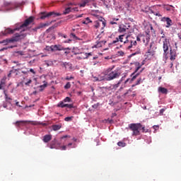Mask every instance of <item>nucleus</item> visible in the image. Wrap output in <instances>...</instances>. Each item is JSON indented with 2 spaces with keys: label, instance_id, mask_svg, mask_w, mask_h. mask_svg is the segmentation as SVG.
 <instances>
[{
  "label": "nucleus",
  "instance_id": "1",
  "mask_svg": "<svg viewBox=\"0 0 181 181\" xmlns=\"http://www.w3.org/2000/svg\"><path fill=\"white\" fill-rule=\"evenodd\" d=\"M114 69L115 66H112L110 68L107 69L106 71L103 72V74L107 76V81L115 80L119 78V76H121V71L119 70V68L117 67L113 70Z\"/></svg>",
  "mask_w": 181,
  "mask_h": 181
},
{
  "label": "nucleus",
  "instance_id": "2",
  "mask_svg": "<svg viewBox=\"0 0 181 181\" xmlns=\"http://www.w3.org/2000/svg\"><path fill=\"white\" fill-rule=\"evenodd\" d=\"M27 37V34L23 33L22 32L20 33V34L17 33L15 34L14 36L12 37V38L6 39L1 42V44H4V45H7L8 43H13L15 42H19Z\"/></svg>",
  "mask_w": 181,
  "mask_h": 181
},
{
  "label": "nucleus",
  "instance_id": "3",
  "mask_svg": "<svg viewBox=\"0 0 181 181\" xmlns=\"http://www.w3.org/2000/svg\"><path fill=\"white\" fill-rule=\"evenodd\" d=\"M161 39L162 42L163 44V57H165V59L168 60V47L170 46V42L167 38L165 37V34H163V30H161Z\"/></svg>",
  "mask_w": 181,
  "mask_h": 181
},
{
  "label": "nucleus",
  "instance_id": "4",
  "mask_svg": "<svg viewBox=\"0 0 181 181\" xmlns=\"http://www.w3.org/2000/svg\"><path fill=\"white\" fill-rule=\"evenodd\" d=\"M129 130L132 131V136H137L139 135V130H141V124H131L129 125Z\"/></svg>",
  "mask_w": 181,
  "mask_h": 181
},
{
  "label": "nucleus",
  "instance_id": "5",
  "mask_svg": "<svg viewBox=\"0 0 181 181\" xmlns=\"http://www.w3.org/2000/svg\"><path fill=\"white\" fill-rule=\"evenodd\" d=\"M61 13L54 11H51L49 13L42 12L40 13V18L42 20H45L46 18H49L50 17L57 18L58 16H61Z\"/></svg>",
  "mask_w": 181,
  "mask_h": 181
},
{
  "label": "nucleus",
  "instance_id": "6",
  "mask_svg": "<svg viewBox=\"0 0 181 181\" xmlns=\"http://www.w3.org/2000/svg\"><path fill=\"white\" fill-rule=\"evenodd\" d=\"M137 45V42L132 38H129L126 41L123 42V46L127 50L132 49L133 47Z\"/></svg>",
  "mask_w": 181,
  "mask_h": 181
},
{
  "label": "nucleus",
  "instance_id": "7",
  "mask_svg": "<svg viewBox=\"0 0 181 181\" xmlns=\"http://www.w3.org/2000/svg\"><path fill=\"white\" fill-rule=\"evenodd\" d=\"M158 8V6H155L152 8H148V11H146V13H147L148 15L153 14V16H158L159 18H161L162 15H161V13H160V11H158L157 10Z\"/></svg>",
  "mask_w": 181,
  "mask_h": 181
},
{
  "label": "nucleus",
  "instance_id": "8",
  "mask_svg": "<svg viewBox=\"0 0 181 181\" xmlns=\"http://www.w3.org/2000/svg\"><path fill=\"white\" fill-rule=\"evenodd\" d=\"M136 64L138 65L139 66H137L136 68L134 73L131 74V77H132V78H131V80H130L131 83H132V81L136 80V78L139 76L141 72H142V70H141V71L137 73L139 71V69H141V67L142 66V65H139V62L136 63Z\"/></svg>",
  "mask_w": 181,
  "mask_h": 181
},
{
  "label": "nucleus",
  "instance_id": "9",
  "mask_svg": "<svg viewBox=\"0 0 181 181\" xmlns=\"http://www.w3.org/2000/svg\"><path fill=\"white\" fill-rule=\"evenodd\" d=\"M4 6L7 7L8 11H12L14 9H16L17 8L21 6V4H17V3H11L6 1L4 2Z\"/></svg>",
  "mask_w": 181,
  "mask_h": 181
},
{
  "label": "nucleus",
  "instance_id": "10",
  "mask_svg": "<svg viewBox=\"0 0 181 181\" xmlns=\"http://www.w3.org/2000/svg\"><path fill=\"white\" fill-rule=\"evenodd\" d=\"M33 21H35V17L30 16V18H27V19H25V20L24 21L23 24H22V25H21L19 26L18 30H21V29L27 28V26L30 25V23H33Z\"/></svg>",
  "mask_w": 181,
  "mask_h": 181
},
{
  "label": "nucleus",
  "instance_id": "11",
  "mask_svg": "<svg viewBox=\"0 0 181 181\" xmlns=\"http://www.w3.org/2000/svg\"><path fill=\"white\" fill-rule=\"evenodd\" d=\"M102 25V29H103L106 26V21H105V19L95 21L93 28L97 29V28H100V25Z\"/></svg>",
  "mask_w": 181,
  "mask_h": 181
},
{
  "label": "nucleus",
  "instance_id": "12",
  "mask_svg": "<svg viewBox=\"0 0 181 181\" xmlns=\"http://www.w3.org/2000/svg\"><path fill=\"white\" fill-rule=\"evenodd\" d=\"M71 12H78V8H72L71 6L66 8V9H64V11H63V15H67Z\"/></svg>",
  "mask_w": 181,
  "mask_h": 181
},
{
  "label": "nucleus",
  "instance_id": "13",
  "mask_svg": "<svg viewBox=\"0 0 181 181\" xmlns=\"http://www.w3.org/2000/svg\"><path fill=\"white\" fill-rule=\"evenodd\" d=\"M52 47L53 48L52 49V52H53V51L69 50V47L64 48L62 45H52Z\"/></svg>",
  "mask_w": 181,
  "mask_h": 181
},
{
  "label": "nucleus",
  "instance_id": "14",
  "mask_svg": "<svg viewBox=\"0 0 181 181\" xmlns=\"http://www.w3.org/2000/svg\"><path fill=\"white\" fill-rule=\"evenodd\" d=\"M124 35H121L119 36H118V37H116L115 39V40L112 41V42L110 45H117L118 43V42H124Z\"/></svg>",
  "mask_w": 181,
  "mask_h": 181
},
{
  "label": "nucleus",
  "instance_id": "15",
  "mask_svg": "<svg viewBox=\"0 0 181 181\" xmlns=\"http://www.w3.org/2000/svg\"><path fill=\"white\" fill-rule=\"evenodd\" d=\"M161 21L162 22H166V28H168L170 26L173 25V21L168 17H163L161 18Z\"/></svg>",
  "mask_w": 181,
  "mask_h": 181
},
{
  "label": "nucleus",
  "instance_id": "16",
  "mask_svg": "<svg viewBox=\"0 0 181 181\" xmlns=\"http://www.w3.org/2000/svg\"><path fill=\"white\" fill-rule=\"evenodd\" d=\"M16 30H17V29L11 30L10 28H7L4 30V31H2L1 34H3V35H12Z\"/></svg>",
  "mask_w": 181,
  "mask_h": 181
},
{
  "label": "nucleus",
  "instance_id": "17",
  "mask_svg": "<svg viewBox=\"0 0 181 181\" xmlns=\"http://www.w3.org/2000/svg\"><path fill=\"white\" fill-rule=\"evenodd\" d=\"M30 121L21 120V121L16 122V123H14V124L16 125V127H19L21 126L25 125V124L30 123Z\"/></svg>",
  "mask_w": 181,
  "mask_h": 181
},
{
  "label": "nucleus",
  "instance_id": "18",
  "mask_svg": "<svg viewBox=\"0 0 181 181\" xmlns=\"http://www.w3.org/2000/svg\"><path fill=\"white\" fill-rule=\"evenodd\" d=\"M176 59V52L175 50H170V60L174 61Z\"/></svg>",
  "mask_w": 181,
  "mask_h": 181
},
{
  "label": "nucleus",
  "instance_id": "19",
  "mask_svg": "<svg viewBox=\"0 0 181 181\" xmlns=\"http://www.w3.org/2000/svg\"><path fill=\"white\" fill-rule=\"evenodd\" d=\"M6 80H7V78L6 76L1 78L0 83V90H4V87L6 86Z\"/></svg>",
  "mask_w": 181,
  "mask_h": 181
},
{
  "label": "nucleus",
  "instance_id": "20",
  "mask_svg": "<svg viewBox=\"0 0 181 181\" xmlns=\"http://www.w3.org/2000/svg\"><path fill=\"white\" fill-rule=\"evenodd\" d=\"M61 66L67 70L72 69V64L71 63L64 62Z\"/></svg>",
  "mask_w": 181,
  "mask_h": 181
},
{
  "label": "nucleus",
  "instance_id": "21",
  "mask_svg": "<svg viewBox=\"0 0 181 181\" xmlns=\"http://www.w3.org/2000/svg\"><path fill=\"white\" fill-rule=\"evenodd\" d=\"M53 21H51V22H47L45 23H40V25H38L37 27V29H40V28H46V27H48L49 25H51Z\"/></svg>",
  "mask_w": 181,
  "mask_h": 181
},
{
  "label": "nucleus",
  "instance_id": "22",
  "mask_svg": "<svg viewBox=\"0 0 181 181\" xmlns=\"http://www.w3.org/2000/svg\"><path fill=\"white\" fill-rule=\"evenodd\" d=\"M52 139V135L51 134H47L43 136V142L48 143Z\"/></svg>",
  "mask_w": 181,
  "mask_h": 181
},
{
  "label": "nucleus",
  "instance_id": "23",
  "mask_svg": "<svg viewBox=\"0 0 181 181\" xmlns=\"http://www.w3.org/2000/svg\"><path fill=\"white\" fill-rule=\"evenodd\" d=\"M3 93L4 94V98L6 99V102L11 104V101L12 100V98L10 97H8L7 90H4Z\"/></svg>",
  "mask_w": 181,
  "mask_h": 181
},
{
  "label": "nucleus",
  "instance_id": "24",
  "mask_svg": "<svg viewBox=\"0 0 181 181\" xmlns=\"http://www.w3.org/2000/svg\"><path fill=\"white\" fill-rule=\"evenodd\" d=\"M61 128H62V124H61L52 125V130L55 132L61 129Z\"/></svg>",
  "mask_w": 181,
  "mask_h": 181
},
{
  "label": "nucleus",
  "instance_id": "25",
  "mask_svg": "<svg viewBox=\"0 0 181 181\" xmlns=\"http://www.w3.org/2000/svg\"><path fill=\"white\" fill-rule=\"evenodd\" d=\"M93 1V0H83L82 4H78L79 7H85L86 4Z\"/></svg>",
  "mask_w": 181,
  "mask_h": 181
},
{
  "label": "nucleus",
  "instance_id": "26",
  "mask_svg": "<svg viewBox=\"0 0 181 181\" xmlns=\"http://www.w3.org/2000/svg\"><path fill=\"white\" fill-rule=\"evenodd\" d=\"M150 37H151V35L149 34H147V35H146V36H144V43L145 45L148 44V42H150Z\"/></svg>",
  "mask_w": 181,
  "mask_h": 181
},
{
  "label": "nucleus",
  "instance_id": "27",
  "mask_svg": "<svg viewBox=\"0 0 181 181\" xmlns=\"http://www.w3.org/2000/svg\"><path fill=\"white\" fill-rule=\"evenodd\" d=\"M158 92L161 93L162 94H168V89L160 87L158 88Z\"/></svg>",
  "mask_w": 181,
  "mask_h": 181
},
{
  "label": "nucleus",
  "instance_id": "28",
  "mask_svg": "<svg viewBox=\"0 0 181 181\" xmlns=\"http://www.w3.org/2000/svg\"><path fill=\"white\" fill-rule=\"evenodd\" d=\"M0 62L4 63V64H8V60H7V59L4 58V55L0 56Z\"/></svg>",
  "mask_w": 181,
  "mask_h": 181
},
{
  "label": "nucleus",
  "instance_id": "29",
  "mask_svg": "<svg viewBox=\"0 0 181 181\" xmlns=\"http://www.w3.org/2000/svg\"><path fill=\"white\" fill-rule=\"evenodd\" d=\"M69 37H71V39H73L74 40H81V39L78 38V37L76 36L74 33H71L69 35Z\"/></svg>",
  "mask_w": 181,
  "mask_h": 181
},
{
  "label": "nucleus",
  "instance_id": "30",
  "mask_svg": "<svg viewBox=\"0 0 181 181\" xmlns=\"http://www.w3.org/2000/svg\"><path fill=\"white\" fill-rule=\"evenodd\" d=\"M119 21L118 18H112V21H110V24H111L112 25H117V21Z\"/></svg>",
  "mask_w": 181,
  "mask_h": 181
},
{
  "label": "nucleus",
  "instance_id": "31",
  "mask_svg": "<svg viewBox=\"0 0 181 181\" xmlns=\"http://www.w3.org/2000/svg\"><path fill=\"white\" fill-rule=\"evenodd\" d=\"M93 78H95V81H102L103 80H105V78L103 76H98L97 77H93Z\"/></svg>",
  "mask_w": 181,
  "mask_h": 181
},
{
  "label": "nucleus",
  "instance_id": "32",
  "mask_svg": "<svg viewBox=\"0 0 181 181\" xmlns=\"http://www.w3.org/2000/svg\"><path fill=\"white\" fill-rule=\"evenodd\" d=\"M173 8V6H171V5H165V6H163V8H164L165 10H166V11H171V8Z\"/></svg>",
  "mask_w": 181,
  "mask_h": 181
},
{
  "label": "nucleus",
  "instance_id": "33",
  "mask_svg": "<svg viewBox=\"0 0 181 181\" xmlns=\"http://www.w3.org/2000/svg\"><path fill=\"white\" fill-rule=\"evenodd\" d=\"M117 146L119 147H125L126 146V143H124L122 141H118Z\"/></svg>",
  "mask_w": 181,
  "mask_h": 181
},
{
  "label": "nucleus",
  "instance_id": "34",
  "mask_svg": "<svg viewBox=\"0 0 181 181\" xmlns=\"http://www.w3.org/2000/svg\"><path fill=\"white\" fill-rule=\"evenodd\" d=\"M87 59H88V57H85L81 54L79 57H77V59H78V60Z\"/></svg>",
  "mask_w": 181,
  "mask_h": 181
},
{
  "label": "nucleus",
  "instance_id": "35",
  "mask_svg": "<svg viewBox=\"0 0 181 181\" xmlns=\"http://www.w3.org/2000/svg\"><path fill=\"white\" fill-rule=\"evenodd\" d=\"M69 88H71V83L67 82V83L66 85H64V89L65 90H69Z\"/></svg>",
  "mask_w": 181,
  "mask_h": 181
},
{
  "label": "nucleus",
  "instance_id": "36",
  "mask_svg": "<svg viewBox=\"0 0 181 181\" xmlns=\"http://www.w3.org/2000/svg\"><path fill=\"white\" fill-rule=\"evenodd\" d=\"M141 83H142V79L141 78H139V80H137V81L136 82V84L132 85V87L138 86V85L141 84Z\"/></svg>",
  "mask_w": 181,
  "mask_h": 181
},
{
  "label": "nucleus",
  "instance_id": "37",
  "mask_svg": "<svg viewBox=\"0 0 181 181\" xmlns=\"http://www.w3.org/2000/svg\"><path fill=\"white\" fill-rule=\"evenodd\" d=\"M92 23V21L90 20V18H86V21H84L83 22V23L84 24V25H87V24H88V23Z\"/></svg>",
  "mask_w": 181,
  "mask_h": 181
},
{
  "label": "nucleus",
  "instance_id": "38",
  "mask_svg": "<svg viewBox=\"0 0 181 181\" xmlns=\"http://www.w3.org/2000/svg\"><path fill=\"white\" fill-rule=\"evenodd\" d=\"M54 28H55V26H51V27H49V28H48V29H47V30H45V33H49V32H50L51 30H53V29H54Z\"/></svg>",
  "mask_w": 181,
  "mask_h": 181
},
{
  "label": "nucleus",
  "instance_id": "39",
  "mask_svg": "<svg viewBox=\"0 0 181 181\" xmlns=\"http://www.w3.org/2000/svg\"><path fill=\"white\" fill-rule=\"evenodd\" d=\"M47 87V84H42L40 86V91H42Z\"/></svg>",
  "mask_w": 181,
  "mask_h": 181
},
{
  "label": "nucleus",
  "instance_id": "40",
  "mask_svg": "<svg viewBox=\"0 0 181 181\" xmlns=\"http://www.w3.org/2000/svg\"><path fill=\"white\" fill-rule=\"evenodd\" d=\"M81 55L89 57L90 56H92L91 53H81Z\"/></svg>",
  "mask_w": 181,
  "mask_h": 181
},
{
  "label": "nucleus",
  "instance_id": "41",
  "mask_svg": "<svg viewBox=\"0 0 181 181\" xmlns=\"http://www.w3.org/2000/svg\"><path fill=\"white\" fill-rule=\"evenodd\" d=\"M64 107H67V108H74V105L73 104H66V105H64Z\"/></svg>",
  "mask_w": 181,
  "mask_h": 181
},
{
  "label": "nucleus",
  "instance_id": "42",
  "mask_svg": "<svg viewBox=\"0 0 181 181\" xmlns=\"http://www.w3.org/2000/svg\"><path fill=\"white\" fill-rule=\"evenodd\" d=\"M65 105H66V104L63 103V102H61V103H59V104L57 105V106L61 108H64Z\"/></svg>",
  "mask_w": 181,
  "mask_h": 181
},
{
  "label": "nucleus",
  "instance_id": "43",
  "mask_svg": "<svg viewBox=\"0 0 181 181\" xmlns=\"http://www.w3.org/2000/svg\"><path fill=\"white\" fill-rule=\"evenodd\" d=\"M140 130H142V133H147V132H148V129H145L144 127H141Z\"/></svg>",
  "mask_w": 181,
  "mask_h": 181
},
{
  "label": "nucleus",
  "instance_id": "44",
  "mask_svg": "<svg viewBox=\"0 0 181 181\" xmlns=\"http://www.w3.org/2000/svg\"><path fill=\"white\" fill-rule=\"evenodd\" d=\"M121 82H122V81H118L117 84H115V85L113 86V88H117L119 86V85L121 84Z\"/></svg>",
  "mask_w": 181,
  "mask_h": 181
},
{
  "label": "nucleus",
  "instance_id": "45",
  "mask_svg": "<svg viewBox=\"0 0 181 181\" xmlns=\"http://www.w3.org/2000/svg\"><path fill=\"white\" fill-rule=\"evenodd\" d=\"M118 56L119 57H124V52L123 51H118L117 52Z\"/></svg>",
  "mask_w": 181,
  "mask_h": 181
},
{
  "label": "nucleus",
  "instance_id": "46",
  "mask_svg": "<svg viewBox=\"0 0 181 181\" xmlns=\"http://www.w3.org/2000/svg\"><path fill=\"white\" fill-rule=\"evenodd\" d=\"M52 49H53V47L52 46L45 47V50L47 51H52Z\"/></svg>",
  "mask_w": 181,
  "mask_h": 181
},
{
  "label": "nucleus",
  "instance_id": "47",
  "mask_svg": "<svg viewBox=\"0 0 181 181\" xmlns=\"http://www.w3.org/2000/svg\"><path fill=\"white\" fill-rule=\"evenodd\" d=\"M118 32H119V33H124V32H126V28H119V29H118Z\"/></svg>",
  "mask_w": 181,
  "mask_h": 181
},
{
  "label": "nucleus",
  "instance_id": "48",
  "mask_svg": "<svg viewBox=\"0 0 181 181\" xmlns=\"http://www.w3.org/2000/svg\"><path fill=\"white\" fill-rule=\"evenodd\" d=\"M74 76H67L65 78L66 81H71V80H74Z\"/></svg>",
  "mask_w": 181,
  "mask_h": 181
},
{
  "label": "nucleus",
  "instance_id": "49",
  "mask_svg": "<svg viewBox=\"0 0 181 181\" xmlns=\"http://www.w3.org/2000/svg\"><path fill=\"white\" fill-rule=\"evenodd\" d=\"M32 83V80H28V81L25 82L24 83V85L27 86H30V84Z\"/></svg>",
  "mask_w": 181,
  "mask_h": 181
},
{
  "label": "nucleus",
  "instance_id": "50",
  "mask_svg": "<svg viewBox=\"0 0 181 181\" xmlns=\"http://www.w3.org/2000/svg\"><path fill=\"white\" fill-rule=\"evenodd\" d=\"M72 117H65L64 118V121H66V122H69V121H71V119H72Z\"/></svg>",
  "mask_w": 181,
  "mask_h": 181
},
{
  "label": "nucleus",
  "instance_id": "51",
  "mask_svg": "<svg viewBox=\"0 0 181 181\" xmlns=\"http://www.w3.org/2000/svg\"><path fill=\"white\" fill-rule=\"evenodd\" d=\"M64 103H69V102H71V98L67 97V98H64Z\"/></svg>",
  "mask_w": 181,
  "mask_h": 181
},
{
  "label": "nucleus",
  "instance_id": "52",
  "mask_svg": "<svg viewBox=\"0 0 181 181\" xmlns=\"http://www.w3.org/2000/svg\"><path fill=\"white\" fill-rule=\"evenodd\" d=\"M152 128H153V129L155 131H158V128H159V126L158 125H154V126L152 127Z\"/></svg>",
  "mask_w": 181,
  "mask_h": 181
},
{
  "label": "nucleus",
  "instance_id": "53",
  "mask_svg": "<svg viewBox=\"0 0 181 181\" xmlns=\"http://www.w3.org/2000/svg\"><path fill=\"white\" fill-rule=\"evenodd\" d=\"M54 141H52L51 143V145L49 146V148H51V149L54 148Z\"/></svg>",
  "mask_w": 181,
  "mask_h": 181
},
{
  "label": "nucleus",
  "instance_id": "54",
  "mask_svg": "<svg viewBox=\"0 0 181 181\" xmlns=\"http://www.w3.org/2000/svg\"><path fill=\"white\" fill-rule=\"evenodd\" d=\"M71 42H72V40L69 39V40H66V41L63 42L65 44H69L71 43Z\"/></svg>",
  "mask_w": 181,
  "mask_h": 181
},
{
  "label": "nucleus",
  "instance_id": "55",
  "mask_svg": "<svg viewBox=\"0 0 181 181\" xmlns=\"http://www.w3.org/2000/svg\"><path fill=\"white\" fill-rule=\"evenodd\" d=\"M66 138H71V136H69V135H64V136H62V137H61V139H66Z\"/></svg>",
  "mask_w": 181,
  "mask_h": 181
},
{
  "label": "nucleus",
  "instance_id": "56",
  "mask_svg": "<svg viewBox=\"0 0 181 181\" xmlns=\"http://www.w3.org/2000/svg\"><path fill=\"white\" fill-rule=\"evenodd\" d=\"M147 54H150V55H153V52L151 49H148V51L147 52Z\"/></svg>",
  "mask_w": 181,
  "mask_h": 181
},
{
  "label": "nucleus",
  "instance_id": "57",
  "mask_svg": "<svg viewBox=\"0 0 181 181\" xmlns=\"http://www.w3.org/2000/svg\"><path fill=\"white\" fill-rule=\"evenodd\" d=\"M17 54H18L21 56H23V54H24L23 51H18V52H17Z\"/></svg>",
  "mask_w": 181,
  "mask_h": 181
},
{
  "label": "nucleus",
  "instance_id": "58",
  "mask_svg": "<svg viewBox=\"0 0 181 181\" xmlns=\"http://www.w3.org/2000/svg\"><path fill=\"white\" fill-rule=\"evenodd\" d=\"M76 6V4H74V3H69L67 4V6Z\"/></svg>",
  "mask_w": 181,
  "mask_h": 181
},
{
  "label": "nucleus",
  "instance_id": "59",
  "mask_svg": "<svg viewBox=\"0 0 181 181\" xmlns=\"http://www.w3.org/2000/svg\"><path fill=\"white\" fill-rule=\"evenodd\" d=\"M165 112V109H161V110H160V115H163V112Z\"/></svg>",
  "mask_w": 181,
  "mask_h": 181
},
{
  "label": "nucleus",
  "instance_id": "60",
  "mask_svg": "<svg viewBox=\"0 0 181 181\" xmlns=\"http://www.w3.org/2000/svg\"><path fill=\"white\" fill-rule=\"evenodd\" d=\"M30 72L32 73V74H35V70L33 69H30Z\"/></svg>",
  "mask_w": 181,
  "mask_h": 181
},
{
  "label": "nucleus",
  "instance_id": "61",
  "mask_svg": "<svg viewBox=\"0 0 181 181\" xmlns=\"http://www.w3.org/2000/svg\"><path fill=\"white\" fill-rule=\"evenodd\" d=\"M62 148L63 151H66V146H63L62 147Z\"/></svg>",
  "mask_w": 181,
  "mask_h": 181
},
{
  "label": "nucleus",
  "instance_id": "62",
  "mask_svg": "<svg viewBox=\"0 0 181 181\" xmlns=\"http://www.w3.org/2000/svg\"><path fill=\"white\" fill-rule=\"evenodd\" d=\"M110 2H111V0H105V3L108 4V3H110Z\"/></svg>",
  "mask_w": 181,
  "mask_h": 181
},
{
  "label": "nucleus",
  "instance_id": "63",
  "mask_svg": "<svg viewBox=\"0 0 181 181\" xmlns=\"http://www.w3.org/2000/svg\"><path fill=\"white\" fill-rule=\"evenodd\" d=\"M64 54H66V56H67V54H69V51H65V52H64Z\"/></svg>",
  "mask_w": 181,
  "mask_h": 181
},
{
  "label": "nucleus",
  "instance_id": "64",
  "mask_svg": "<svg viewBox=\"0 0 181 181\" xmlns=\"http://www.w3.org/2000/svg\"><path fill=\"white\" fill-rule=\"evenodd\" d=\"M150 30H153V27H152V25H150Z\"/></svg>",
  "mask_w": 181,
  "mask_h": 181
}]
</instances>
